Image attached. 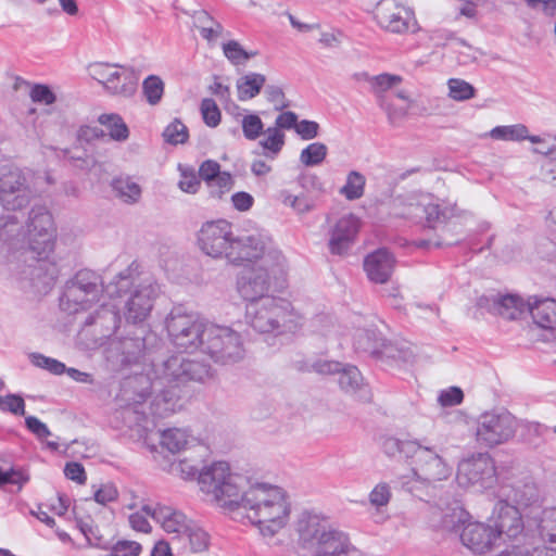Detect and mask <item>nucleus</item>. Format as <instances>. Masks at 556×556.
I'll use <instances>...</instances> for the list:
<instances>
[{"label": "nucleus", "mask_w": 556, "mask_h": 556, "mask_svg": "<svg viewBox=\"0 0 556 556\" xmlns=\"http://www.w3.org/2000/svg\"><path fill=\"white\" fill-rule=\"evenodd\" d=\"M200 491L207 502L228 513L243 510L263 538H274L290 521L292 505L286 490L266 482L250 483L226 462L212 463L201 472Z\"/></svg>", "instance_id": "1"}, {"label": "nucleus", "mask_w": 556, "mask_h": 556, "mask_svg": "<svg viewBox=\"0 0 556 556\" xmlns=\"http://www.w3.org/2000/svg\"><path fill=\"white\" fill-rule=\"evenodd\" d=\"M55 238L54 220L46 206L31 207L25 224L15 216L0 217V253L8 258H20L26 253L46 257L53 251Z\"/></svg>", "instance_id": "2"}, {"label": "nucleus", "mask_w": 556, "mask_h": 556, "mask_svg": "<svg viewBox=\"0 0 556 556\" xmlns=\"http://www.w3.org/2000/svg\"><path fill=\"white\" fill-rule=\"evenodd\" d=\"M303 556H366L351 541L349 533L317 511H302L294 526Z\"/></svg>", "instance_id": "3"}, {"label": "nucleus", "mask_w": 556, "mask_h": 556, "mask_svg": "<svg viewBox=\"0 0 556 556\" xmlns=\"http://www.w3.org/2000/svg\"><path fill=\"white\" fill-rule=\"evenodd\" d=\"M212 376L210 365L198 359H190L178 354L162 364L155 365L150 380V393L155 394L153 413L163 417L174 412L176 393L173 391L179 383L189 380L204 381Z\"/></svg>", "instance_id": "4"}, {"label": "nucleus", "mask_w": 556, "mask_h": 556, "mask_svg": "<svg viewBox=\"0 0 556 556\" xmlns=\"http://www.w3.org/2000/svg\"><path fill=\"white\" fill-rule=\"evenodd\" d=\"M110 296L127 295L124 302V317L127 323H143L151 314L155 299L161 292L160 286L150 276H139L137 267L119 271L105 288Z\"/></svg>", "instance_id": "5"}, {"label": "nucleus", "mask_w": 556, "mask_h": 556, "mask_svg": "<svg viewBox=\"0 0 556 556\" xmlns=\"http://www.w3.org/2000/svg\"><path fill=\"white\" fill-rule=\"evenodd\" d=\"M288 266L279 250L268 251L266 256L245 267L237 277V291L249 303L274 296L287 287Z\"/></svg>", "instance_id": "6"}, {"label": "nucleus", "mask_w": 556, "mask_h": 556, "mask_svg": "<svg viewBox=\"0 0 556 556\" xmlns=\"http://www.w3.org/2000/svg\"><path fill=\"white\" fill-rule=\"evenodd\" d=\"M247 323L258 333L275 337L293 333L304 323L303 315L281 296H267L247 304Z\"/></svg>", "instance_id": "7"}, {"label": "nucleus", "mask_w": 556, "mask_h": 556, "mask_svg": "<svg viewBox=\"0 0 556 556\" xmlns=\"http://www.w3.org/2000/svg\"><path fill=\"white\" fill-rule=\"evenodd\" d=\"M201 352L215 363L227 365L244 357L241 334L228 326L208 323Z\"/></svg>", "instance_id": "8"}, {"label": "nucleus", "mask_w": 556, "mask_h": 556, "mask_svg": "<svg viewBox=\"0 0 556 556\" xmlns=\"http://www.w3.org/2000/svg\"><path fill=\"white\" fill-rule=\"evenodd\" d=\"M166 330L170 342L185 352L201 351L208 321L180 307L172 309L166 317Z\"/></svg>", "instance_id": "9"}, {"label": "nucleus", "mask_w": 556, "mask_h": 556, "mask_svg": "<svg viewBox=\"0 0 556 556\" xmlns=\"http://www.w3.org/2000/svg\"><path fill=\"white\" fill-rule=\"evenodd\" d=\"M35 195L30 179L23 169L10 163L0 165V204L4 210H23Z\"/></svg>", "instance_id": "10"}, {"label": "nucleus", "mask_w": 556, "mask_h": 556, "mask_svg": "<svg viewBox=\"0 0 556 556\" xmlns=\"http://www.w3.org/2000/svg\"><path fill=\"white\" fill-rule=\"evenodd\" d=\"M410 459L413 477L425 484L445 481L453 473V467L445 458L443 450L420 441Z\"/></svg>", "instance_id": "11"}, {"label": "nucleus", "mask_w": 556, "mask_h": 556, "mask_svg": "<svg viewBox=\"0 0 556 556\" xmlns=\"http://www.w3.org/2000/svg\"><path fill=\"white\" fill-rule=\"evenodd\" d=\"M518 430V421L509 412H486L479 416L476 440L480 445L494 447L511 440Z\"/></svg>", "instance_id": "12"}, {"label": "nucleus", "mask_w": 556, "mask_h": 556, "mask_svg": "<svg viewBox=\"0 0 556 556\" xmlns=\"http://www.w3.org/2000/svg\"><path fill=\"white\" fill-rule=\"evenodd\" d=\"M456 481L465 489L492 488L496 482L494 460L488 453H473L462 458L457 465Z\"/></svg>", "instance_id": "13"}, {"label": "nucleus", "mask_w": 556, "mask_h": 556, "mask_svg": "<svg viewBox=\"0 0 556 556\" xmlns=\"http://www.w3.org/2000/svg\"><path fill=\"white\" fill-rule=\"evenodd\" d=\"M89 74L112 96L130 98L137 90L136 76L116 64L94 63L89 66Z\"/></svg>", "instance_id": "14"}, {"label": "nucleus", "mask_w": 556, "mask_h": 556, "mask_svg": "<svg viewBox=\"0 0 556 556\" xmlns=\"http://www.w3.org/2000/svg\"><path fill=\"white\" fill-rule=\"evenodd\" d=\"M375 17L379 26L389 33L404 34L417 29L414 11L404 0H380Z\"/></svg>", "instance_id": "15"}, {"label": "nucleus", "mask_w": 556, "mask_h": 556, "mask_svg": "<svg viewBox=\"0 0 556 556\" xmlns=\"http://www.w3.org/2000/svg\"><path fill=\"white\" fill-rule=\"evenodd\" d=\"M231 224L225 219L203 224L198 235L200 249L208 256L228 260L233 241Z\"/></svg>", "instance_id": "16"}, {"label": "nucleus", "mask_w": 556, "mask_h": 556, "mask_svg": "<svg viewBox=\"0 0 556 556\" xmlns=\"http://www.w3.org/2000/svg\"><path fill=\"white\" fill-rule=\"evenodd\" d=\"M492 527L498 533V541L508 544L505 548L518 546L515 542L523 534L525 525L519 509L507 502H498L494 508ZM521 546H530L522 544Z\"/></svg>", "instance_id": "17"}, {"label": "nucleus", "mask_w": 556, "mask_h": 556, "mask_svg": "<svg viewBox=\"0 0 556 556\" xmlns=\"http://www.w3.org/2000/svg\"><path fill=\"white\" fill-rule=\"evenodd\" d=\"M362 222L355 214L339 217L329 228L328 248L331 254L344 255L355 243Z\"/></svg>", "instance_id": "18"}, {"label": "nucleus", "mask_w": 556, "mask_h": 556, "mask_svg": "<svg viewBox=\"0 0 556 556\" xmlns=\"http://www.w3.org/2000/svg\"><path fill=\"white\" fill-rule=\"evenodd\" d=\"M150 517L170 540L177 542L184 540L192 521L181 509L164 503H155Z\"/></svg>", "instance_id": "19"}, {"label": "nucleus", "mask_w": 556, "mask_h": 556, "mask_svg": "<svg viewBox=\"0 0 556 556\" xmlns=\"http://www.w3.org/2000/svg\"><path fill=\"white\" fill-rule=\"evenodd\" d=\"M275 250L269 247L265 239L260 235L241 236L235 238L228 252V262L235 265L243 263L257 264L267 254Z\"/></svg>", "instance_id": "20"}, {"label": "nucleus", "mask_w": 556, "mask_h": 556, "mask_svg": "<svg viewBox=\"0 0 556 556\" xmlns=\"http://www.w3.org/2000/svg\"><path fill=\"white\" fill-rule=\"evenodd\" d=\"M463 544L476 554H485L500 547L498 533L492 525L484 522H469L462 531Z\"/></svg>", "instance_id": "21"}, {"label": "nucleus", "mask_w": 556, "mask_h": 556, "mask_svg": "<svg viewBox=\"0 0 556 556\" xmlns=\"http://www.w3.org/2000/svg\"><path fill=\"white\" fill-rule=\"evenodd\" d=\"M199 176L205 182L212 199L223 200L233 188L235 178L229 172H222L214 160H206L199 167Z\"/></svg>", "instance_id": "22"}, {"label": "nucleus", "mask_w": 556, "mask_h": 556, "mask_svg": "<svg viewBox=\"0 0 556 556\" xmlns=\"http://www.w3.org/2000/svg\"><path fill=\"white\" fill-rule=\"evenodd\" d=\"M409 214L418 216L422 212L426 216L427 223L432 226L435 223H441L450 219L456 214V205L434 199L430 194L421 195L416 204L409 205Z\"/></svg>", "instance_id": "23"}, {"label": "nucleus", "mask_w": 556, "mask_h": 556, "mask_svg": "<svg viewBox=\"0 0 556 556\" xmlns=\"http://www.w3.org/2000/svg\"><path fill=\"white\" fill-rule=\"evenodd\" d=\"M394 257L387 249H378L364 260V270L368 279L376 283H386L394 269Z\"/></svg>", "instance_id": "24"}, {"label": "nucleus", "mask_w": 556, "mask_h": 556, "mask_svg": "<svg viewBox=\"0 0 556 556\" xmlns=\"http://www.w3.org/2000/svg\"><path fill=\"white\" fill-rule=\"evenodd\" d=\"M528 311L534 324L546 330L556 329V301L553 299L528 302Z\"/></svg>", "instance_id": "25"}, {"label": "nucleus", "mask_w": 556, "mask_h": 556, "mask_svg": "<svg viewBox=\"0 0 556 556\" xmlns=\"http://www.w3.org/2000/svg\"><path fill=\"white\" fill-rule=\"evenodd\" d=\"M339 374V386L340 388L351 395L357 396L359 400H368L369 391L367 384L364 382V379L359 372V370L355 366L341 365V370Z\"/></svg>", "instance_id": "26"}, {"label": "nucleus", "mask_w": 556, "mask_h": 556, "mask_svg": "<svg viewBox=\"0 0 556 556\" xmlns=\"http://www.w3.org/2000/svg\"><path fill=\"white\" fill-rule=\"evenodd\" d=\"M159 438L161 446L170 453L181 452L198 443V439L182 428L162 430L159 432Z\"/></svg>", "instance_id": "27"}, {"label": "nucleus", "mask_w": 556, "mask_h": 556, "mask_svg": "<svg viewBox=\"0 0 556 556\" xmlns=\"http://www.w3.org/2000/svg\"><path fill=\"white\" fill-rule=\"evenodd\" d=\"M509 488L510 491L506 493V496L519 506L529 507L541 501L539 488L530 478L515 481Z\"/></svg>", "instance_id": "28"}, {"label": "nucleus", "mask_w": 556, "mask_h": 556, "mask_svg": "<svg viewBox=\"0 0 556 556\" xmlns=\"http://www.w3.org/2000/svg\"><path fill=\"white\" fill-rule=\"evenodd\" d=\"M540 533L545 545L529 546L530 548H544L548 556H556V508L543 511Z\"/></svg>", "instance_id": "29"}, {"label": "nucleus", "mask_w": 556, "mask_h": 556, "mask_svg": "<svg viewBox=\"0 0 556 556\" xmlns=\"http://www.w3.org/2000/svg\"><path fill=\"white\" fill-rule=\"evenodd\" d=\"M180 543L184 548H188L191 553H203L207 551L210 546V535L202 527L192 520Z\"/></svg>", "instance_id": "30"}, {"label": "nucleus", "mask_w": 556, "mask_h": 556, "mask_svg": "<svg viewBox=\"0 0 556 556\" xmlns=\"http://www.w3.org/2000/svg\"><path fill=\"white\" fill-rule=\"evenodd\" d=\"M115 195L125 203H136L141 198V187L129 176H119L112 180Z\"/></svg>", "instance_id": "31"}, {"label": "nucleus", "mask_w": 556, "mask_h": 556, "mask_svg": "<svg viewBox=\"0 0 556 556\" xmlns=\"http://www.w3.org/2000/svg\"><path fill=\"white\" fill-rule=\"evenodd\" d=\"M99 299H90L89 292L81 291L80 287L72 286L67 283L64 295L62 298V305L76 313L81 309L89 308Z\"/></svg>", "instance_id": "32"}, {"label": "nucleus", "mask_w": 556, "mask_h": 556, "mask_svg": "<svg viewBox=\"0 0 556 556\" xmlns=\"http://www.w3.org/2000/svg\"><path fill=\"white\" fill-rule=\"evenodd\" d=\"M262 134L264 137L258 144L263 149V154L267 159L275 160L285 147L286 135L273 126L263 130Z\"/></svg>", "instance_id": "33"}, {"label": "nucleus", "mask_w": 556, "mask_h": 556, "mask_svg": "<svg viewBox=\"0 0 556 556\" xmlns=\"http://www.w3.org/2000/svg\"><path fill=\"white\" fill-rule=\"evenodd\" d=\"M266 83V77L258 73H249L237 80L238 99L247 101L255 98Z\"/></svg>", "instance_id": "34"}, {"label": "nucleus", "mask_w": 556, "mask_h": 556, "mask_svg": "<svg viewBox=\"0 0 556 556\" xmlns=\"http://www.w3.org/2000/svg\"><path fill=\"white\" fill-rule=\"evenodd\" d=\"M528 311V303L513 294L501 295L496 314L506 319H517Z\"/></svg>", "instance_id": "35"}, {"label": "nucleus", "mask_w": 556, "mask_h": 556, "mask_svg": "<svg viewBox=\"0 0 556 556\" xmlns=\"http://www.w3.org/2000/svg\"><path fill=\"white\" fill-rule=\"evenodd\" d=\"M98 122L108 130L112 140L123 142L128 139L129 129L118 114H101Z\"/></svg>", "instance_id": "36"}, {"label": "nucleus", "mask_w": 556, "mask_h": 556, "mask_svg": "<svg viewBox=\"0 0 556 556\" xmlns=\"http://www.w3.org/2000/svg\"><path fill=\"white\" fill-rule=\"evenodd\" d=\"M366 177L358 170H351L346 175L345 184L339 193L349 201L361 199L365 193Z\"/></svg>", "instance_id": "37"}, {"label": "nucleus", "mask_w": 556, "mask_h": 556, "mask_svg": "<svg viewBox=\"0 0 556 556\" xmlns=\"http://www.w3.org/2000/svg\"><path fill=\"white\" fill-rule=\"evenodd\" d=\"M417 443L418 440L402 441L391 435H384L380 439L382 451L391 457L395 456L396 454H403L405 457L410 458L415 452Z\"/></svg>", "instance_id": "38"}, {"label": "nucleus", "mask_w": 556, "mask_h": 556, "mask_svg": "<svg viewBox=\"0 0 556 556\" xmlns=\"http://www.w3.org/2000/svg\"><path fill=\"white\" fill-rule=\"evenodd\" d=\"M528 127L523 124L496 126L488 134L494 140L521 141L528 137Z\"/></svg>", "instance_id": "39"}, {"label": "nucleus", "mask_w": 556, "mask_h": 556, "mask_svg": "<svg viewBox=\"0 0 556 556\" xmlns=\"http://www.w3.org/2000/svg\"><path fill=\"white\" fill-rule=\"evenodd\" d=\"M447 97L457 102L468 101L476 97V88L460 78H450L446 83Z\"/></svg>", "instance_id": "40"}, {"label": "nucleus", "mask_w": 556, "mask_h": 556, "mask_svg": "<svg viewBox=\"0 0 556 556\" xmlns=\"http://www.w3.org/2000/svg\"><path fill=\"white\" fill-rule=\"evenodd\" d=\"M98 276L90 270L78 271L68 283L80 287L81 291L89 292L90 299H99L101 288L98 283Z\"/></svg>", "instance_id": "41"}, {"label": "nucleus", "mask_w": 556, "mask_h": 556, "mask_svg": "<svg viewBox=\"0 0 556 556\" xmlns=\"http://www.w3.org/2000/svg\"><path fill=\"white\" fill-rule=\"evenodd\" d=\"M328 154V148L323 142H313L300 153V162L307 167L321 164Z\"/></svg>", "instance_id": "42"}, {"label": "nucleus", "mask_w": 556, "mask_h": 556, "mask_svg": "<svg viewBox=\"0 0 556 556\" xmlns=\"http://www.w3.org/2000/svg\"><path fill=\"white\" fill-rule=\"evenodd\" d=\"M362 77L368 81L371 91L377 94L383 93L402 83L401 76L388 73H383L377 76H369L364 73L362 74Z\"/></svg>", "instance_id": "43"}, {"label": "nucleus", "mask_w": 556, "mask_h": 556, "mask_svg": "<svg viewBox=\"0 0 556 556\" xmlns=\"http://www.w3.org/2000/svg\"><path fill=\"white\" fill-rule=\"evenodd\" d=\"M210 466L207 465L200 469L198 464L185 458L173 463L169 467V472L185 480L193 479L198 476V483L200 484L201 472Z\"/></svg>", "instance_id": "44"}, {"label": "nucleus", "mask_w": 556, "mask_h": 556, "mask_svg": "<svg viewBox=\"0 0 556 556\" xmlns=\"http://www.w3.org/2000/svg\"><path fill=\"white\" fill-rule=\"evenodd\" d=\"M391 498V486L383 481L377 483L368 494L369 504L375 507L377 511H381L382 508L387 507Z\"/></svg>", "instance_id": "45"}, {"label": "nucleus", "mask_w": 556, "mask_h": 556, "mask_svg": "<svg viewBox=\"0 0 556 556\" xmlns=\"http://www.w3.org/2000/svg\"><path fill=\"white\" fill-rule=\"evenodd\" d=\"M143 94L149 104H157L164 93V83L156 75L148 76L142 83Z\"/></svg>", "instance_id": "46"}, {"label": "nucleus", "mask_w": 556, "mask_h": 556, "mask_svg": "<svg viewBox=\"0 0 556 556\" xmlns=\"http://www.w3.org/2000/svg\"><path fill=\"white\" fill-rule=\"evenodd\" d=\"M180 179L178 188L189 194H195L201 188V178L192 167L179 165Z\"/></svg>", "instance_id": "47"}, {"label": "nucleus", "mask_w": 556, "mask_h": 556, "mask_svg": "<svg viewBox=\"0 0 556 556\" xmlns=\"http://www.w3.org/2000/svg\"><path fill=\"white\" fill-rule=\"evenodd\" d=\"M223 52L228 61L233 65L244 64L249 59L256 54L255 52L245 51L236 40H230L224 43Z\"/></svg>", "instance_id": "48"}, {"label": "nucleus", "mask_w": 556, "mask_h": 556, "mask_svg": "<svg viewBox=\"0 0 556 556\" xmlns=\"http://www.w3.org/2000/svg\"><path fill=\"white\" fill-rule=\"evenodd\" d=\"M163 137L170 144L185 143L189 137L188 128L182 122L175 119L164 129Z\"/></svg>", "instance_id": "49"}, {"label": "nucleus", "mask_w": 556, "mask_h": 556, "mask_svg": "<svg viewBox=\"0 0 556 556\" xmlns=\"http://www.w3.org/2000/svg\"><path fill=\"white\" fill-rule=\"evenodd\" d=\"M29 358L34 366L46 369L53 375H62L66 370L65 364L55 358L45 356L40 353H33L29 355Z\"/></svg>", "instance_id": "50"}, {"label": "nucleus", "mask_w": 556, "mask_h": 556, "mask_svg": "<svg viewBox=\"0 0 556 556\" xmlns=\"http://www.w3.org/2000/svg\"><path fill=\"white\" fill-rule=\"evenodd\" d=\"M241 127L243 131V136L248 140H255L257 139L262 132H263V122L256 114H248L243 116L241 121Z\"/></svg>", "instance_id": "51"}, {"label": "nucleus", "mask_w": 556, "mask_h": 556, "mask_svg": "<svg viewBox=\"0 0 556 556\" xmlns=\"http://www.w3.org/2000/svg\"><path fill=\"white\" fill-rule=\"evenodd\" d=\"M200 110L202 118L208 127L214 128L219 125L222 115L216 102L213 99H203Z\"/></svg>", "instance_id": "52"}, {"label": "nucleus", "mask_w": 556, "mask_h": 556, "mask_svg": "<svg viewBox=\"0 0 556 556\" xmlns=\"http://www.w3.org/2000/svg\"><path fill=\"white\" fill-rule=\"evenodd\" d=\"M0 409L23 416L25 415V402L23 397L17 394L0 395Z\"/></svg>", "instance_id": "53"}, {"label": "nucleus", "mask_w": 556, "mask_h": 556, "mask_svg": "<svg viewBox=\"0 0 556 556\" xmlns=\"http://www.w3.org/2000/svg\"><path fill=\"white\" fill-rule=\"evenodd\" d=\"M279 198L283 205L293 208L299 214L307 213L312 208L304 197L293 195L288 191H281Z\"/></svg>", "instance_id": "54"}, {"label": "nucleus", "mask_w": 556, "mask_h": 556, "mask_svg": "<svg viewBox=\"0 0 556 556\" xmlns=\"http://www.w3.org/2000/svg\"><path fill=\"white\" fill-rule=\"evenodd\" d=\"M320 126L315 121L302 119L296 123L295 132L302 140H313L318 137Z\"/></svg>", "instance_id": "55"}, {"label": "nucleus", "mask_w": 556, "mask_h": 556, "mask_svg": "<svg viewBox=\"0 0 556 556\" xmlns=\"http://www.w3.org/2000/svg\"><path fill=\"white\" fill-rule=\"evenodd\" d=\"M141 545L135 541H118L112 548V556H139Z\"/></svg>", "instance_id": "56"}, {"label": "nucleus", "mask_w": 556, "mask_h": 556, "mask_svg": "<svg viewBox=\"0 0 556 556\" xmlns=\"http://www.w3.org/2000/svg\"><path fill=\"white\" fill-rule=\"evenodd\" d=\"M29 96L34 102L46 105L52 104L56 99L53 91L46 85L33 86Z\"/></svg>", "instance_id": "57"}, {"label": "nucleus", "mask_w": 556, "mask_h": 556, "mask_svg": "<svg viewBox=\"0 0 556 556\" xmlns=\"http://www.w3.org/2000/svg\"><path fill=\"white\" fill-rule=\"evenodd\" d=\"M148 516L144 511L136 510L128 516V522L132 530L150 533L152 531V526L148 520Z\"/></svg>", "instance_id": "58"}, {"label": "nucleus", "mask_w": 556, "mask_h": 556, "mask_svg": "<svg viewBox=\"0 0 556 556\" xmlns=\"http://www.w3.org/2000/svg\"><path fill=\"white\" fill-rule=\"evenodd\" d=\"M307 369L320 375H332L340 372L341 364L333 361L317 359L311 363Z\"/></svg>", "instance_id": "59"}, {"label": "nucleus", "mask_w": 556, "mask_h": 556, "mask_svg": "<svg viewBox=\"0 0 556 556\" xmlns=\"http://www.w3.org/2000/svg\"><path fill=\"white\" fill-rule=\"evenodd\" d=\"M154 504L155 503L151 502L149 498L137 495L134 492H131L130 500L126 504V508L134 511L141 510L144 511L147 515L151 516Z\"/></svg>", "instance_id": "60"}, {"label": "nucleus", "mask_w": 556, "mask_h": 556, "mask_svg": "<svg viewBox=\"0 0 556 556\" xmlns=\"http://www.w3.org/2000/svg\"><path fill=\"white\" fill-rule=\"evenodd\" d=\"M463 399V391L456 387H452L447 390H444L439 395V402L442 406L458 405L462 403Z\"/></svg>", "instance_id": "61"}, {"label": "nucleus", "mask_w": 556, "mask_h": 556, "mask_svg": "<svg viewBox=\"0 0 556 556\" xmlns=\"http://www.w3.org/2000/svg\"><path fill=\"white\" fill-rule=\"evenodd\" d=\"M231 204L235 210L239 212L249 211L254 204V198L252 194L245 191H239L230 197Z\"/></svg>", "instance_id": "62"}, {"label": "nucleus", "mask_w": 556, "mask_h": 556, "mask_svg": "<svg viewBox=\"0 0 556 556\" xmlns=\"http://www.w3.org/2000/svg\"><path fill=\"white\" fill-rule=\"evenodd\" d=\"M64 473L67 479L77 482L78 484H85L87 477L85 469L81 464L72 462L67 463L64 468Z\"/></svg>", "instance_id": "63"}, {"label": "nucleus", "mask_w": 556, "mask_h": 556, "mask_svg": "<svg viewBox=\"0 0 556 556\" xmlns=\"http://www.w3.org/2000/svg\"><path fill=\"white\" fill-rule=\"evenodd\" d=\"M298 119V115L294 112L285 111L276 117L274 127L279 128L280 131L295 130Z\"/></svg>", "instance_id": "64"}]
</instances>
